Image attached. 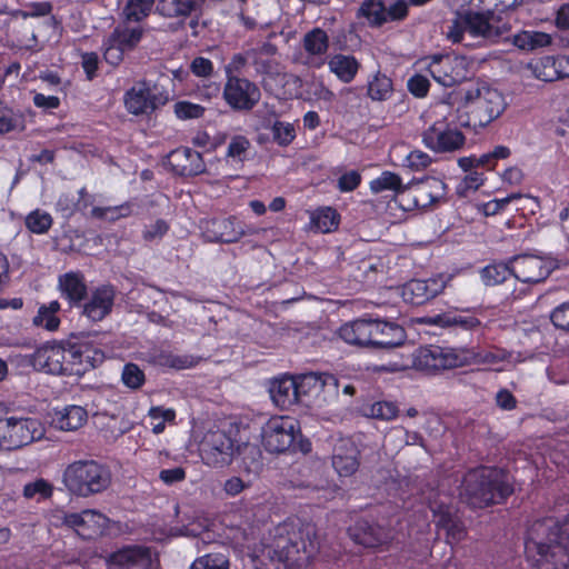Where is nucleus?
<instances>
[{"label":"nucleus","instance_id":"41","mask_svg":"<svg viewBox=\"0 0 569 569\" xmlns=\"http://www.w3.org/2000/svg\"><path fill=\"white\" fill-rule=\"evenodd\" d=\"M340 224V214L332 207H320L311 212L310 226L311 229L321 232L330 233L338 229Z\"/></svg>","mask_w":569,"mask_h":569},{"label":"nucleus","instance_id":"58","mask_svg":"<svg viewBox=\"0 0 569 569\" xmlns=\"http://www.w3.org/2000/svg\"><path fill=\"white\" fill-rule=\"evenodd\" d=\"M26 128L24 117L21 112L7 110L0 114V134H7L13 131H23Z\"/></svg>","mask_w":569,"mask_h":569},{"label":"nucleus","instance_id":"24","mask_svg":"<svg viewBox=\"0 0 569 569\" xmlns=\"http://www.w3.org/2000/svg\"><path fill=\"white\" fill-rule=\"evenodd\" d=\"M171 171L180 177L199 176L206 170L202 154L189 147H179L168 154Z\"/></svg>","mask_w":569,"mask_h":569},{"label":"nucleus","instance_id":"18","mask_svg":"<svg viewBox=\"0 0 569 569\" xmlns=\"http://www.w3.org/2000/svg\"><path fill=\"white\" fill-rule=\"evenodd\" d=\"M109 518L93 509L80 512H63L62 525L71 528L83 540H92L103 535L108 528Z\"/></svg>","mask_w":569,"mask_h":569},{"label":"nucleus","instance_id":"25","mask_svg":"<svg viewBox=\"0 0 569 569\" xmlns=\"http://www.w3.org/2000/svg\"><path fill=\"white\" fill-rule=\"evenodd\" d=\"M445 287L442 278L412 279L402 287V298L412 306H422L440 295Z\"/></svg>","mask_w":569,"mask_h":569},{"label":"nucleus","instance_id":"46","mask_svg":"<svg viewBox=\"0 0 569 569\" xmlns=\"http://www.w3.org/2000/svg\"><path fill=\"white\" fill-rule=\"evenodd\" d=\"M463 23L467 27V32L475 38H492L490 31V19L486 12H475L468 10L463 13Z\"/></svg>","mask_w":569,"mask_h":569},{"label":"nucleus","instance_id":"51","mask_svg":"<svg viewBox=\"0 0 569 569\" xmlns=\"http://www.w3.org/2000/svg\"><path fill=\"white\" fill-rule=\"evenodd\" d=\"M513 43L522 50H535L549 46L551 37L541 31H522L515 36Z\"/></svg>","mask_w":569,"mask_h":569},{"label":"nucleus","instance_id":"44","mask_svg":"<svg viewBox=\"0 0 569 569\" xmlns=\"http://www.w3.org/2000/svg\"><path fill=\"white\" fill-rule=\"evenodd\" d=\"M329 46L328 33L319 27L311 29L302 38V47L309 56H323L327 53Z\"/></svg>","mask_w":569,"mask_h":569},{"label":"nucleus","instance_id":"63","mask_svg":"<svg viewBox=\"0 0 569 569\" xmlns=\"http://www.w3.org/2000/svg\"><path fill=\"white\" fill-rule=\"evenodd\" d=\"M250 148V141L247 137L238 134L231 138L226 156L233 160L242 161Z\"/></svg>","mask_w":569,"mask_h":569},{"label":"nucleus","instance_id":"36","mask_svg":"<svg viewBox=\"0 0 569 569\" xmlns=\"http://www.w3.org/2000/svg\"><path fill=\"white\" fill-rule=\"evenodd\" d=\"M277 46L271 42H263L257 48L249 49L251 64L258 74L272 76L277 73L278 63L274 60Z\"/></svg>","mask_w":569,"mask_h":569},{"label":"nucleus","instance_id":"4","mask_svg":"<svg viewBox=\"0 0 569 569\" xmlns=\"http://www.w3.org/2000/svg\"><path fill=\"white\" fill-rule=\"evenodd\" d=\"M111 482L110 470L96 460H78L68 465L63 483L78 497H90L104 491Z\"/></svg>","mask_w":569,"mask_h":569},{"label":"nucleus","instance_id":"48","mask_svg":"<svg viewBox=\"0 0 569 569\" xmlns=\"http://www.w3.org/2000/svg\"><path fill=\"white\" fill-rule=\"evenodd\" d=\"M133 207L134 203L132 201H126L119 206L93 207L91 216L94 219L116 222L120 219L130 217L133 213Z\"/></svg>","mask_w":569,"mask_h":569},{"label":"nucleus","instance_id":"29","mask_svg":"<svg viewBox=\"0 0 569 569\" xmlns=\"http://www.w3.org/2000/svg\"><path fill=\"white\" fill-rule=\"evenodd\" d=\"M461 367L470 365L495 366L509 361L511 352L500 347L460 348Z\"/></svg>","mask_w":569,"mask_h":569},{"label":"nucleus","instance_id":"32","mask_svg":"<svg viewBox=\"0 0 569 569\" xmlns=\"http://www.w3.org/2000/svg\"><path fill=\"white\" fill-rule=\"evenodd\" d=\"M511 156V150L507 146L498 144L492 150L482 153L480 156L471 154L468 157H460L458 159V166L465 172H471L478 168L485 170H493L499 160H505Z\"/></svg>","mask_w":569,"mask_h":569},{"label":"nucleus","instance_id":"11","mask_svg":"<svg viewBox=\"0 0 569 569\" xmlns=\"http://www.w3.org/2000/svg\"><path fill=\"white\" fill-rule=\"evenodd\" d=\"M39 421L32 418L9 417L0 421V449L14 450L39 439Z\"/></svg>","mask_w":569,"mask_h":569},{"label":"nucleus","instance_id":"31","mask_svg":"<svg viewBox=\"0 0 569 569\" xmlns=\"http://www.w3.org/2000/svg\"><path fill=\"white\" fill-rule=\"evenodd\" d=\"M406 337V331L400 325L391 321L373 319V350L399 347L405 342Z\"/></svg>","mask_w":569,"mask_h":569},{"label":"nucleus","instance_id":"34","mask_svg":"<svg viewBox=\"0 0 569 569\" xmlns=\"http://www.w3.org/2000/svg\"><path fill=\"white\" fill-rule=\"evenodd\" d=\"M429 323L460 331H477L481 320L471 311L443 312L429 318Z\"/></svg>","mask_w":569,"mask_h":569},{"label":"nucleus","instance_id":"37","mask_svg":"<svg viewBox=\"0 0 569 569\" xmlns=\"http://www.w3.org/2000/svg\"><path fill=\"white\" fill-rule=\"evenodd\" d=\"M360 62L352 54L336 53L328 60V68L343 83L352 82L359 70Z\"/></svg>","mask_w":569,"mask_h":569},{"label":"nucleus","instance_id":"19","mask_svg":"<svg viewBox=\"0 0 569 569\" xmlns=\"http://www.w3.org/2000/svg\"><path fill=\"white\" fill-rule=\"evenodd\" d=\"M104 359L103 352L89 343L67 341V376L82 377Z\"/></svg>","mask_w":569,"mask_h":569},{"label":"nucleus","instance_id":"7","mask_svg":"<svg viewBox=\"0 0 569 569\" xmlns=\"http://www.w3.org/2000/svg\"><path fill=\"white\" fill-rule=\"evenodd\" d=\"M298 419L291 416H272L261 430V443L268 452L283 453L296 451L301 438Z\"/></svg>","mask_w":569,"mask_h":569},{"label":"nucleus","instance_id":"28","mask_svg":"<svg viewBox=\"0 0 569 569\" xmlns=\"http://www.w3.org/2000/svg\"><path fill=\"white\" fill-rule=\"evenodd\" d=\"M513 277L523 283H539L548 278L551 270L536 256H518L511 260Z\"/></svg>","mask_w":569,"mask_h":569},{"label":"nucleus","instance_id":"56","mask_svg":"<svg viewBox=\"0 0 569 569\" xmlns=\"http://www.w3.org/2000/svg\"><path fill=\"white\" fill-rule=\"evenodd\" d=\"M122 383L131 389L138 390L146 383L144 371L134 362H127L121 371Z\"/></svg>","mask_w":569,"mask_h":569},{"label":"nucleus","instance_id":"22","mask_svg":"<svg viewBox=\"0 0 569 569\" xmlns=\"http://www.w3.org/2000/svg\"><path fill=\"white\" fill-rule=\"evenodd\" d=\"M116 289L112 284H100L88 292V298L79 308L80 315L92 322L102 321L108 317L116 300Z\"/></svg>","mask_w":569,"mask_h":569},{"label":"nucleus","instance_id":"33","mask_svg":"<svg viewBox=\"0 0 569 569\" xmlns=\"http://www.w3.org/2000/svg\"><path fill=\"white\" fill-rule=\"evenodd\" d=\"M146 361L154 367L174 370L189 369L197 365L194 357L189 355H176L171 350L162 347L151 348L146 353Z\"/></svg>","mask_w":569,"mask_h":569},{"label":"nucleus","instance_id":"57","mask_svg":"<svg viewBox=\"0 0 569 569\" xmlns=\"http://www.w3.org/2000/svg\"><path fill=\"white\" fill-rule=\"evenodd\" d=\"M229 559L220 552H211L197 558L190 569H229Z\"/></svg>","mask_w":569,"mask_h":569},{"label":"nucleus","instance_id":"64","mask_svg":"<svg viewBox=\"0 0 569 569\" xmlns=\"http://www.w3.org/2000/svg\"><path fill=\"white\" fill-rule=\"evenodd\" d=\"M550 320L555 327L569 331V301L556 307L550 315Z\"/></svg>","mask_w":569,"mask_h":569},{"label":"nucleus","instance_id":"39","mask_svg":"<svg viewBox=\"0 0 569 569\" xmlns=\"http://www.w3.org/2000/svg\"><path fill=\"white\" fill-rule=\"evenodd\" d=\"M60 310L61 305L58 300L40 305L37 315L32 318V325L46 331L56 332L61 325V319L58 316Z\"/></svg>","mask_w":569,"mask_h":569},{"label":"nucleus","instance_id":"42","mask_svg":"<svg viewBox=\"0 0 569 569\" xmlns=\"http://www.w3.org/2000/svg\"><path fill=\"white\" fill-rule=\"evenodd\" d=\"M393 94V81L381 71L375 72L368 78L367 97L372 101H387Z\"/></svg>","mask_w":569,"mask_h":569},{"label":"nucleus","instance_id":"30","mask_svg":"<svg viewBox=\"0 0 569 569\" xmlns=\"http://www.w3.org/2000/svg\"><path fill=\"white\" fill-rule=\"evenodd\" d=\"M373 319H357L342 325L338 336L348 345L373 350Z\"/></svg>","mask_w":569,"mask_h":569},{"label":"nucleus","instance_id":"26","mask_svg":"<svg viewBox=\"0 0 569 569\" xmlns=\"http://www.w3.org/2000/svg\"><path fill=\"white\" fill-rule=\"evenodd\" d=\"M331 463L339 477H351L360 467V450L349 438H342L333 447Z\"/></svg>","mask_w":569,"mask_h":569},{"label":"nucleus","instance_id":"62","mask_svg":"<svg viewBox=\"0 0 569 569\" xmlns=\"http://www.w3.org/2000/svg\"><path fill=\"white\" fill-rule=\"evenodd\" d=\"M204 111V107L190 101H178L174 104V113L181 120L201 118Z\"/></svg>","mask_w":569,"mask_h":569},{"label":"nucleus","instance_id":"16","mask_svg":"<svg viewBox=\"0 0 569 569\" xmlns=\"http://www.w3.org/2000/svg\"><path fill=\"white\" fill-rule=\"evenodd\" d=\"M200 229L203 238L212 243H234L246 234L243 222L236 216L201 220Z\"/></svg>","mask_w":569,"mask_h":569},{"label":"nucleus","instance_id":"60","mask_svg":"<svg viewBox=\"0 0 569 569\" xmlns=\"http://www.w3.org/2000/svg\"><path fill=\"white\" fill-rule=\"evenodd\" d=\"M410 194H412L413 204L417 208H427L438 200V196H435L428 183L422 182L413 188H407Z\"/></svg>","mask_w":569,"mask_h":569},{"label":"nucleus","instance_id":"27","mask_svg":"<svg viewBox=\"0 0 569 569\" xmlns=\"http://www.w3.org/2000/svg\"><path fill=\"white\" fill-rule=\"evenodd\" d=\"M350 538L365 548H378L387 543L389 531L366 518H359L348 528Z\"/></svg>","mask_w":569,"mask_h":569},{"label":"nucleus","instance_id":"13","mask_svg":"<svg viewBox=\"0 0 569 569\" xmlns=\"http://www.w3.org/2000/svg\"><path fill=\"white\" fill-rule=\"evenodd\" d=\"M237 448L236 438L223 430H210L199 445V453L207 466L223 467L231 462Z\"/></svg>","mask_w":569,"mask_h":569},{"label":"nucleus","instance_id":"8","mask_svg":"<svg viewBox=\"0 0 569 569\" xmlns=\"http://www.w3.org/2000/svg\"><path fill=\"white\" fill-rule=\"evenodd\" d=\"M148 27L120 20L103 41V57L111 66H119L127 52L133 51L141 42Z\"/></svg>","mask_w":569,"mask_h":569},{"label":"nucleus","instance_id":"5","mask_svg":"<svg viewBox=\"0 0 569 569\" xmlns=\"http://www.w3.org/2000/svg\"><path fill=\"white\" fill-rule=\"evenodd\" d=\"M467 111L463 117L465 128L478 131L499 118L506 109L502 93L489 86H480L467 92Z\"/></svg>","mask_w":569,"mask_h":569},{"label":"nucleus","instance_id":"17","mask_svg":"<svg viewBox=\"0 0 569 569\" xmlns=\"http://www.w3.org/2000/svg\"><path fill=\"white\" fill-rule=\"evenodd\" d=\"M300 402L303 398L326 400L327 397H337L339 392L338 378L329 372H307L295 377Z\"/></svg>","mask_w":569,"mask_h":569},{"label":"nucleus","instance_id":"45","mask_svg":"<svg viewBox=\"0 0 569 569\" xmlns=\"http://www.w3.org/2000/svg\"><path fill=\"white\" fill-rule=\"evenodd\" d=\"M88 419L87 410L80 406H67L57 415L56 422L61 430L72 431L83 426Z\"/></svg>","mask_w":569,"mask_h":569},{"label":"nucleus","instance_id":"40","mask_svg":"<svg viewBox=\"0 0 569 569\" xmlns=\"http://www.w3.org/2000/svg\"><path fill=\"white\" fill-rule=\"evenodd\" d=\"M153 8H156L153 0H127L121 11V20L131 24L148 27L146 20Z\"/></svg>","mask_w":569,"mask_h":569},{"label":"nucleus","instance_id":"59","mask_svg":"<svg viewBox=\"0 0 569 569\" xmlns=\"http://www.w3.org/2000/svg\"><path fill=\"white\" fill-rule=\"evenodd\" d=\"M271 132L273 141L280 147H288L296 139V129L289 122L274 121Z\"/></svg>","mask_w":569,"mask_h":569},{"label":"nucleus","instance_id":"2","mask_svg":"<svg viewBox=\"0 0 569 569\" xmlns=\"http://www.w3.org/2000/svg\"><path fill=\"white\" fill-rule=\"evenodd\" d=\"M525 555L533 569H569V512L562 520L533 521L526 531Z\"/></svg>","mask_w":569,"mask_h":569},{"label":"nucleus","instance_id":"55","mask_svg":"<svg viewBox=\"0 0 569 569\" xmlns=\"http://www.w3.org/2000/svg\"><path fill=\"white\" fill-rule=\"evenodd\" d=\"M53 495V486L43 478L28 482L23 487V497L26 499H36L38 502L51 498Z\"/></svg>","mask_w":569,"mask_h":569},{"label":"nucleus","instance_id":"52","mask_svg":"<svg viewBox=\"0 0 569 569\" xmlns=\"http://www.w3.org/2000/svg\"><path fill=\"white\" fill-rule=\"evenodd\" d=\"M150 419L151 430L154 435H160L166 429V423H176V410L172 408H164L162 406L151 407L148 411Z\"/></svg>","mask_w":569,"mask_h":569},{"label":"nucleus","instance_id":"10","mask_svg":"<svg viewBox=\"0 0 569 569\" xmlns=\"http://www.w3.org/2000/svg\"><path fill=\"white\" fill-rule=\"evenodd\" d=\"M413 368L428 375L461 367L460 349L438 345L421 346L412 355Z\"/></svg>","mask_w":569,"mask_h":569},{"label":"nucleus","instance_id":"35","mask_svg":"<svg viewBox=\"0 0 569 569\" xmlns=\"http://www.w3.org/2000/svg\"><path fill=\"white\" fill-rule=\"evenodd\" d=\"M297 388L295 377L283 376L272 381L270 397L277 407L287 410L300 402Z\"/></svg>","mask_w":569,"mask_h":569},{"label":"nucleus","instance_id":"38","mask_svg":"<svg viewBox=\"0 0 569 569\" xmlns=\"http://www.w3.org/2000/svg\"><path fill=\"white\" fill-rule=\"evenodd\" d=\"M202 7V0H159L156 11L166 18H187Z\"/></svg>","mask_w":569,"mask_h":569},{"label":"nucleus","instance_id":"20","mask_svg":"<svg viewBox=\"0 0 569 569\" xmlns=\"http://www.w3.org/2000/svg\"><path fill=\"white\" fill-rule=\"evenodd\" d=\"M433 523L438 532L443 531L446 542L451 547L458 546L468 535L463 520L451 505L437 503L431 506Z\"/></svg>","mask_w":569,"mask_h":569},{"label":"nucleus","instance_id":"49","mask_svg":"<svg viewBox=\"0 0 569 569\" xmlns=\"http://www.w3.org/2000/svg\"><path fill=\"white\" fill-rule=\"evenodd\" d=\"M370 190L373 193L383 191H393L395 193H403L407 187L402 184V179L399 174L392 171H382L379 177L370 181Z\"/></svg>","mask_w":569,"mask_h":569},{"label":"nucleus","instance_id":"54","mask_svg":"<svg viewBox=\"0 0 569 569\" xmlns=\"http://www.w3.org/2000/svg\"><path fill=\"white\" fill-rule=\"evenodd\" d=\"M535 77L545 82L559 80L555 56H545L531 63Z\"/></svg>","mask_w":569,"mask_h":569},{"label":"nucleus","instance_id":"43","mask_svg":"<svg viewBox=\"0 0 569 569\" xmlns=\"http://www.w3.org/2000/svg\"><path fill=\"white\" fill-rule=\"evenodd\" d=\"M358 19H365L369 27L380 28L387 23L383 0H363L356 12Z\"/></svg>","mask_w":569,"mask_h":569},{"label":"nucleus","instance_id":"23","mask_svg":"<svg viewBox=\"0 0 569 569\" xmlns=\"http://www.w3.org/2000/svg\"><path fill=\"white\" fill-rule=\"evenodd\" d=\"M57 290L59 297L67 302L68 309H79L88 298L89 287L84 274L77 271H67L58 276Z\"/></svg>","mask_w":569,"mask_h":569},{"label":"nucleus","instance_id":"12","mask_svg":"<svg viewBox=\"0 0 569 569\" xmlns=\"http://www.w3.org/2000/svg\"><path fill=\"white\" fill-rule=\"evenodd\" d=\"M428 72L443 87H453L469 78V62L466 57L453 53L431 57Z\"/></svg>","mask_w":569,"mask_h":569},{"label":"nucleus","instance_id":"1","mask_svg":"<svg viewBox=\"0 0 569 569\" xmlns=\"http://www.w3.org/2000/svg\"><path fill=\"white\" fill-rule=\"evenodd\" d=\"M318 551L315 531L286 520L269 531L254 550V569H295L309 561Z\"/></svg>","mask_w":569,"mask_h":569},{"label":"nucleus","instance_id":"9","mask_svg":"<svg viewBox=\"0 0 569 569\" xmlns=\"http://www.w3.org/2000/svg\"><path fill=\"white\" fill-rule=\"evenodd\" d=\"M19 365L48 375L67 376V341H47L32 353L22 356Z\"/></svg>","mask_w":569,"mask_h":569},{"label":"nucleus","instance_id":"53","mask_svg":"<svg viewBox=\"0 0 569 569\" xmlns=\"http://www.w3.org/2000/svg\"><path fill=\"white\" fill-rule=\"evenodd\" d=\"M24 224L31 233L44 234L51 229L53 218L47 211L34 209L27 214Z\"/></svg>","mask_w":569,"mask_h":569},{"label":"nucleus","instance_id":"14","mask_svg":"<svg viewBox=\"0 0 569 569\" xmlns=\"http://www.w3.org/2000/svg\"><path fill=\"white\" fill-rule=\"evenodd\" d=\"M222 98L226 104L236 112H249L259 102L261 92L259 87L243 77L226 78Z\"/></svg>","mask_w":569,"mask_h":569},{"label":"nucleus","instance_id":"50","mask_svg":"<svg viewBox=\"0 0 569 569\" xmlns=\"http://www.w3.org/2000/svg\"><path fill=\"white\" fill-rule=\"evenodd\" d=\"M481 280L486 286H497L513 277L511 261L509 263L495 262L482 268Z\"/></svg>","mask_w":569,"mask_h":569},{"label":"nucleus","instance_id":"47","mask_svg":"<svg viewBox=\"0 0 569 569\" xmlns=\"http://www.w3.org/2000/svg\"><path fill=\"white\" fill-rule=\"evenodd\" d=\"M488 19H490V31L492 37H500L512 28L515 20V10L510 7L501 9L488 10Z\"/></svg>","mask_w":569,"mask_h":569},{"label":"nucleus","instance_id":"15","mask_svg":"<svg viewBox=\"0 0 569 569\" xmlns=\"http://www.w3.org/2000/svg\"><path fill=\"white\" fill-rule=\"evenodd\" d=\"M123 100L129 113L140 116L152 113L167 102L168 97L160 92L157 86L142 80L126 91Z\"/></svg>","mask_w":569,"mask_h":569},{"label":"nucleus","instance_id":"3","mask_svg":"<svg viewBox=\"0 0 569 569\" xmlns=\"http://www.w3.org/2000/svg\"><path fill=\"white\" fill-rule=\"evenodd\" d=\"M513 493L509 472L496 466H479L469 470L462 480L461 495L473 509L502 505Z\"/></svg>","mask_w":569,"mask_h":569},{"label":"nucleus","instance_id":"61","mask_svg":"<svg viewBox=\"0 0 569 569\" xmlns=\"http://www.w3.org/2000/svg\"><path fill=\"white\" fill-rule=\"evenodd\" d=\"M398 412L399 409L392 401H376L369 408V416L379 420H392Z\"/></svg>","mask_w":569,"mask_h":569},{"label":"nucleus","instance_id":"21","mask_svg":"<svg viewBox=\"0 0 569 569\" xmlns=\"http://www.w3.org/2000/svg\"><path fill=\"white\" fill-rule=\"evenodd\" d=\"M159 559L152 557L150 547L143 545H127L108 555L106 562L109 568L131 569L141 566L142 569H153V562Z\"/></svg>","mask_w":569,"mask_h":569},{"label":"nucleus","instance_id":"6","mask_svg":"<svg viewBox=\"0 0 569 569\" xmlns=\"http://www.w3.org/2000/svg\"><path fill=\"white\" fill-rule=\"evenodd\" d=\"M463 117L449 113L432 122L421 134L423 146L437 154H455L463 150L467 137L461 128Z\"/></svg>","mask_w":569,"mask_h":569}]
</instances>
